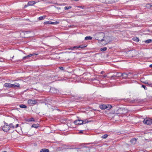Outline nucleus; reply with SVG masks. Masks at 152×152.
Listing matches in <instances>:
<instances>
[{"instance_id":"obj_13","label":"nucleus","mask_w":152,"mask_h":152,"mask_svg":"<svg viewBox=\"0 0 152 152\" xmlns=\"http://www.w3.org/2000/svg\"><path fill=\"white\" fill-rule=\"evenodd\" d=\"M152 7V4H147L146 5V7L148 8H150Z\"/></svg>"},{"instance_id":"obj_34","label":"nucleus","mask_w":152,"mask_h":152,"mask_svg":"<svg viewBox=\"0 0 152 152\" xmlns=\"http://www.w3.org/2000/svg\"><path fill=\"white\" fill-rule=\"evenodd\" d=\"M54 24H58L59 23V22L58 21H56L55 22H53Z\"/></svg>"},{"instance_id":"obj_38","label":"nucleus","mask_w":152,"mask_h":152,"mask_svg":"<svg viewBox=\"0 0 152 152\" xmlns=\"http://www.w3.org/2000/svg\"><path fill=\"white\" fill-rule=\"evenodd\" d=\"M79 7L81 8H82V9L83 8V7H82V6H79Z\"/></svg>"},{"instance_id":"obj_33","label":"nucleus","mask_w":152,"mask_h":152,"mask_svg":"<svg viewBox=\"0 0 152 152\" xmlns=\"http://www.w3.org/2000/svg\"><path fill=\"white\" fill-rule=\"evenodd\" d=\"M54 24H58L59 23V22L58 21H56L55 22H53Z\"/></svg>"},{"instance_id":"obj_18","label":"nucleus","mask_w":152,"mask_h":152,"mask_svg":"<svg viewBox=\"0 0 152 152\" xmlns=\"http://www.w3.org/2000/svg\"><path fill=\"white\" fill-rule=\"evenodd\" d=\"M152 42V39H149L145 41V42L146 43H149Z\"/></svg>"},{"instance_id":"obj_42","label":"nucleus","mask_w":152,"mask_h":152,"mask_svg":"<svg viewBox=\"0 0 152 152\" xmlns=\"http://www.w3.org/2000/svg\"><path fill=\"white\" fill-rule=\"evenodd\" d=\"M102 77H106V75H105V76H102Z\"/></svg>"},{"instance_id":"obj_16","label":"nucleus","mask_w":152,"mask_h":152,"mask_svg":"<svg viewBox=\"0 0 152 152\" xmlns=\"http://www.w3.org/2000/svg\"><path fill=\"white\" fill-rule=\"evenodd\" d=\"M79 48L78 46H75L73 47H71L69 49L73 50L74 49H77Z\"/></svg>"},{"instance_id":"obj_35","label":"nucleus","mask_w":152,"mask_h":152,"mask_svg":"<svg viewBox=\"0 0 152 152\" xmlns=\"http://www.w3.org/2000/svg\"><path fill=\"white\" fill-rule=\"evenodd\" d=\"M31 56H32V55H31V54H29L27 55V57H28V58L31 57Z\"/></svg>"},{"instance_id":"obj_6","label":"nucleus","mask_w":152,"mask_h":152,"mask_svg":"<svg viewBox=\"0 0 152 152\" xmlns=\"http://www.w3.org/2000/svg\"><path fill=\"white\" fill-rule=\"evenodd\" d=\"M120 74V75H118V77L123 76V77L124 78H126L127 77V74L125 73H118L117 74Z\"/></svg>"},{"instance_id":"obj_20","label":"nucleus","mask_w":152,"mask_h":152,"mask_svg":"<svg viewBox=\"0 0 152 152\" xmlns=\"http://www.w3.org/2000/svg\"><path fill=\"white\" fill-rule=\"evenodd\" d=\"M19 107L22 108H26L27 106L25 104H21L19 105Z\"/></svg>"},{"instance_id":"obj_7","label":"nucleus","mask_w":152,"mask_h":152,"mask_svg":"<svg viewBox=\"0 0 152 152\" xmlns=\"http://www.w3.org/2000/svg\"><path fill=\"white\" fill-rule=\"evenodd\" d=\"M99 107L101 109L104 110L106 109L107 106L106 105L104 104L101 105L99 106Z\"/></svg>"},{"instance_id":"obj_4","label":"nucleus","mask_w":152,"mask_h":152,"mask_svg":"<svg viewBox=\"0 0 152 152\" xmlns=\"http://www.w3.org/2000/svg\"><path fill=\"white\" fill-rule=\"evenodd\" d=\"M37 103V101L35 100H32L30 99L28 100V103L30 105H34Z\"/></svg>"},{"instance_id":"obj_12","label":"nucleus","mask_w":152,"mask_h":152,"mask_svg":"<svg viewBox=\"0 0 152 152\" xmlns=\"http://www.w3.org/2000/svg\"><path fill=\"white\" fill-rule=\"evenodd\" d=\"M49 150L48 149H46V148H43L40 151V152H49Z\"/></svg>"},{"instance_id":"obj_37","label":"nucleus","mask_w":152,"mask_h":152,"mask_svg":"<svg viewBox=\"0 0 152 152\" xmlns=\"http://www.w3.org/2000/svg\"><path fill=\"white\" fill-rule=\"evenodd\" d=\"M104 73V71H102L101 72V74H103Z\"/></svg>"},{"instance_id":"obj_22","label":"nucleus","mask_w":152,"mask_h":152,"mask_svg":"<svg viewBox=\"0 0 152 152\" xmlns=\"http://www.w3.org/2000/svg\"><path fill=\"white\" fill-rule=\"evenodd\" d=\"M31 127H32L37 128L39 127V125L38 124H33L32 125Z\"/></svg>"},{"instance_id":"obj_17","label":"nucleus","mask_w":152,"mask_h":152,"mask_svg":"<svg viewBox=\"0 0 152 152\" xmlns=\"http://www.w3.org/2000/svg\"><path fill=\"white\" fill-rule=\"evenodd\" d=\"M46 17V16L44 15L43 16H40L38 18V19L39 20H42L45 18Z\"/></svg>"},{"instance_id":"obj_41","label":"nucleus","mask_w":152,"mask_h":152,"mask_svg":"<svg viewBox=\"0 0 152 152\" xmlns=\"http://www.w3.org/2000/svg\"><path fill=\"white\" fill-rule=\"evenodd\" d=\"M80 133H83V131H80V132H79Z\"/></svg>"},{"instance_id":"obj_15","label":"nucleus","mask_w":152,"mask_h":152,"mask_svg":"<svg viewBox=\"0 0 152 152\" xmlns=\"http://www.w3.org/2000/svg\"><path fill=\"white\" fill-rule=\"evenodd\" d=\"M44 23L46 24H54L53 22L50 21H47V22H45Z\"/></svg>"},{"instance_id":"obj_2","label":"nucleus","mask_w":152,"mask_h":152,"mask_svg":"<svg viewBox=\"0 0 152 152\" xmlns=\"http://www.w3.org/2000/svg\"><path fill=\"white\" fill-rule=\"evenodd\" d=\"M143 122L145 124L151 125L152 124V119L149 118H146L144 119Z\"/></svg>"},{"instance_id":"obj_8","label":"nucleus","mask_w":152,"mask_h":152,"mask_svg":"<svg viewBox=\"0 0 152 152\" xmlns=\"http://www.w3.org/2000/svg\"><path fill=\"white\" fill-rule=\"evenodd\" d=\"M12 84L10 83H5L4 86L5 87L12 88Z\"/></svg>"},{"instance_id":"obj_14","label":"nucleus","mask_w":152,"mask_h":152,"mask_svg":"<svg viewBox=\"0 0 152 152\" xmlns=\"http://www.w3.org/2000/svg\"><path fill=\"white\" fill-rule=\"evenodd\" d=\"M132 39L134 41H136L137 42H138L139 41V38L137 37H134L133 39Z\"/></svg>"},{"instance_id":"obj_47","label":"nucleus","mask_w":152,"mask_h":152,"mask_svg":"<svg viewBox=\"0 0 152 152\" xmlns=\"http://www.w3.org/2000/svg\"><path fill=\"white\" fill-rule=\"evenodd\" d=\"M75 1H78V0H75Z\"/></svg>"},{"instance_id":"obj_25","label":"nucleus","mask_w":152,"mask_h":152,"mask_svg":"<svg viewBox=\"0 0 152 152\" xmlns=\"http://www.w3.org/2000/svg\"><path fill=\"white\" fill-rule=\"evenodd\" d=\"M107 50V48L106 47H104L101 48V51H104Z\"/></svg>"},{"instance_id":"obj_31","label":"nucleus","mask_w":152,"mask_h":152,"mask_svg":"<svg viewBox=\"0 0 152 152\" xmlns=\"http://www.w3.org/2000/svg\"><path fill=\"white\" fill-rule=\"evenodd\" d=\"M30 121H34V119L33 118H31L30 119V120H29Z\"/></svg>"},{"instance_id":"obj_44","label":"nucleus","mask_w":152,"mask_h":152,"mask_svg":"<svg viewBox=\"0 0 152 152\" xmlns=\"http://www.w3.org/2000/svg\"><path fill=\"white\" fill-rule=\"evenodd\" d=\"M53 89H54L53 88H52L50 89V90H53Z\"/></svg>"},{"instance_id":"obj_39","label":"nucleus","mask_w":152,"mask_h":152,"mask_svg":"<svg viewBox=\"0 0 152 152\" xmlns=\"http://www.w3.org/2000/svg\"><path fill=\"white\" fill-rule=\"evenodd\" d=\"M118 73H117V74H116V76H118V75H120V74H117Z\"/></svg>"},{"instance_id":"obj_19","label":"nucleus","mask_w":152,"mask_h":152,"mask_svg":"<svg viewBox=\"0 0 152 152\" xmlns=\"http://www.w3.org/2000/svg\"><path fill=\"white\" fill-rule=\"evenodd\" d=\"M92 39V37L90 36L86 37L85 38V40H91Z\"/></svg>"},{"instance_id":"obj_30","label":"nucleus","mask_w":152,"mask_h":152,"mask_svg":"<svg viewBox=\"0 0 152 152\" xmlns=\"http://www.w3.org/2000/svg\"><path fill=\"white\" fill-rule=\"evenodd\" d=\"M15 84H12V88H15V87H16L15 86Z\"/></svg>"},{"instance_id":"obj_23","label":"nucleus","mask_w":152,"mask_h":152,"mask_svg":"<svg viewBox=\"0 0 152 152\" xmlns=\"http://www.w3.org/2000/svg\"><path fill=\"white\" fill-rule=\"evenodd\" d=\"M107 136L108 135L107 134H105L104 135L102 136V137L103 139H105L107 137Z\"/></svg>"},{"instance_id":"obj_36","label":"nucleus","mask_w":152,"mask_h":152,"mask_svg":"<svg viewBox=\"0 0 152 152\" xmlns=\"http://www.w3.org/2000/svg\"><path fill=\"white\" fill-rule=\"evenodd\" d=\"M59 68L61 70H63L64 68L63 67H59Z\"/></svg>"},{"instance_id":"obj_32","label":"nucleus","mask_w":152,"mask_h":152,"mask_svg":"<svg viewBox=\"0 0 152 152\" xmlns=\"http://www.w3.org/2000/svg\"><path fill=\"white\" fill-rule=\"evenodd\" d=\"M38 53H34L31 54V55H32V56H34V55H38Z\"/></svg>"},{"instance_id":"obj_3","label":"nucleus","mask_w":152,"mask_h":152,"mask_svg":"<svg viewBox=\"0 0 152 152\" xmlns=\"http://www.w3.org/2000/svg\"><path fill=\"white\" fill-rule=\"evenodd\" d=\"M10 129V126L7 125V124H5V125L3 127L2 130L4 132H7Z\"/></svg>"},{"instance_id":"obj_1","label":"nucleus","mask_w":152,"mask_h":152,"mask_svg":"<svg viewBox=\"0 0 152 152\" xmlns=\"http://www.w3.org/2000/svg\"><path fill=\"white\" fill-rule=\"evenodd\" d=\"M89 122H90V121H88L87 119H86L84 121L78 119L74 121V124L76 125H81L83 124H86Z\"/></svg>"},{"instance_id":"obj_24","label":"nucleus","mask_w":152,"mask_h":152,"mask_svg":"<svg viewBox=\"0 0 152 152\" xmlns=\"http://www.w3.org/2000/svg\"><path fill=\"white\" fill-rule=\"evenodd\" d=\"M86 45H81L78 46V48H84L86 47Z\"/></svg>"},{"instance_id":"obj_5","label":"nucleus","mask_w":152,"mask_h":152,"mask_svg":"<svg viewBox=\"0 0 152 152\" xmlns=\"http://www.w3.org/2000/svg\"><path fill=\"white\" fill-rule=\"evenodd\" d=\"M10 126V128H12L13 129L16 128L18 127L19 124H17L16 125H15V124L14 123H13L12 124H10L9 125Z\"/></svg>"},{"instance_id":"obj_29","label":"nucleus","mask_w":152,"mask_h":152,"mask_svg":"<svg viewBox=\"0 0 152 152\" xmlns=\"http://www.w3.org/2000/svg\"><path fill=\"white\" fill-rule=\"evenodd\" d=\"M28 58V57H27V56L24 57L23 58V60H26V59H27Z\"/></svg>"},{"instance_id":"obj_43","label":"nucleus","mask_w":152,"mask_h":152,"mask_svg":"<svg viewBox=\"0 0 152 152\" xmlns=\"http://www.w3.org/2000/svg\"><path fill=\"white\" fill-rule=\"evenodd\" d=\"M104 40V39H102L101 40V41H102Z\"/></svg>"},{"instance_id":"obj_21","label":"nucleus","mask_w":152,"mask_h":152,"mask_svg":"<svg viewBox=\"0 0 152 152\" xmlns=\"http://www.w3.org/2000/svg\"><path fill=\"white\" fill-rule=\"evenodd\" d=\"M107 107L106 109H107L108 110H109L111 109L112 107V106L110 104H108L107 105Z\"/></svg>"},{"instance_id":"obj_27","label":"nucleus","mask_w":152,"mask_h":152,"mask_svg":"<svg viewBox=\"0 0 152 152\" xmlns=\"http://www.w3.org/2000/svg\"><path fill=\"white\" fill-rule=\"evenodd\" d=\"M142 87L145 90H147V87L144 85H142Z\"/></svg>"},{"instance_id":"obj_10","label":"nucleus","mask_w":152,"mask_h":152,"mask_svg":"<svg viewBox=\"0 0 152 152\" xmlns=\"http://www.w3.org/2000/svg\"><path fill=\"white\" fill-rule=\"evenodd\" d=\"M36 2L34 1H30L28 2V6H31L35 4Z\"/></svg>"},{"instance_id":"obj_48","label":"nucleus","mask_w":152,"mask_h":152,"mask_svg":"<svg viewBox=\"0 0 152 152\" xmlns=\"http://www.w3.org/2000/svg\"><path fill=\"white\" fill-rule=\"evenodd\" d=\"M2 61L1 60H0V61Z\"/></svg>"},{"instance_id":"obj_26","label":"nucleus","mask_w":152,"mask_h":152,"mask_svg":"<svg viewBox=\"0 0 152 152\" xmlns=\"http://www.w3.org/2000/svg\"><path fill=\"white\" fill-rule=\"evenodd\" d=\"M71 8V7L69 6V7H64V9L65 10H68L70 8Z\"/></svg>"},{"instance_id":"obj_46","label":"nucleus","mask_w":152,"mask_h":152,"mask_svg":"<svg viewBox=\"0 0 152 152\" xmlns=\"http://www.w3.org/2000/svg\"><path fill=\"white\" fill-rule=\"evenodd\" d=\"M141 81L143 83V82H145V81Z\"/></svg>"},{"instance_id":"obj_40","label":"nucleus","mask_w":152,"mask_h":152,"mask_svg":"<svg viewBox=\"0 0 152 152\" xmlns=\"http://www.w3.org/2000/svg\"><path fill=\"white\" fill-rule=\"evenodd\" d=\"M149 66L151 67L152 68V64H151Z\"/></svg>"},{"instance_id":"obj_45","label":"nucleus","mask_w":152,"mask_h":152,"mask_svg":"<svg viewBox=\"0 0 152 152\" xmlns=\"http://www.w3.org/2000/svg\"><path fill=\"white\" fill-rule=\"evenodd\" d=\"M2 152H7L6 151H3Z\"/></svg>"},{"instance_id":"obj_9","label":"nucleus","mask_w":152,"mask_h":152,"mask_svg":"<svg viewBox=\"0 0 152 152\" xmlns=\"http://www.w3.org/2000/svg\"><path fill=\"white\" fill-rule=\"evenodd\" d=\"M130 142L132 144H134L136 143L137 140L136 139H133L130 140Z\"/></svg>"},{"instance_id":"obj_49","label":"nucleus","mask_w":152,"mask_h":152,"mask_svg":"<svg viewBox=\"0 0 152 152\" xmlns=\"http://www.w3.org/2000/svg\"><path fill=\"white\" fill-rule=\"evenodd\" d=\"M78 123H80V122H78Z\"/></svg>"},{"instance_id":"obj_28","label":"nucleus","mask_w":152,"mask_h":152,"mask_svg":"<svg viewBox=\"0 0 152 152\" xmlns=\"http://www.w3.org/2000/svg\"><path fill=\"white\" fill-rule=\"evenodd\" d=\"M15 84L16 85L15 86L16 87H19L20 85L19 83H15Z\"/></svg>"},{"instance_id":"obj_11","label":"nucleus","mask_w":152,"mask_h":152,"mask_svg":"<svg viewBox=\"0 0 152 152\" xmlns=\"http://www.w3.org/2000/svg\"><path fill=\"white\" fill-rule=\"evenodd\" d=\"M143 83L147 84L149 86H152V83L151 82H149L147 81H145V82H143Z\"/></svg>"}]
</instances>
